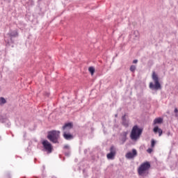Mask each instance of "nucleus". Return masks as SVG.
<instances>
[{"label": "nucleus", "instance_id": "obj_1", "mask_svg": "<svg viewBox=\"0 0 178 178\" xmlns=\"http://www.w3.org/2000/svg\"><path fill=\"white\" fill-rule=\"evenodd\" d=\"M149 169H151V163L149 161L144 162L138 168V173L142 177H147L149 175Z\"/></svg>", "mask_w": 178, "mask_h": 178}, {"label": "nucleus", "instance_id": "obj_2", "mask_svg": "<svg viewBox=\"0 0 178 178\" xmlns=\"http://www.w3.org/2000/svg\"><path fill=\"white\" fill-rule=\"evenodd\" d=\"M141 134H143V129L138 128V125L134 126L131 131V140L133 141H137V140H138L141 136Z\"/></svg>", "mask_w": 178, "mask_h": 178}, {"label": "nucleus", "instance_id": "obj_3", "mask_svg": "<svg viewBox=\"0 0 178 178\" xmlns=\"http://www.w3.org/2000/svg\"><path fill=\"white\" fill-rule=\"evenodd\" d=\"M152 80L154 82V84L152 82L150 83L149 86V89L155 90L156 91H158V90H161L162 88V86L159 83V78L158 77V75L156 74L155 72L152 73Z\"/></svg>", "mask_w": 178, "mask_h": 178}, {"label": "nucleus", "instance_id": "obj_4", "mask_svg": "<svg viewBox=\"0 0 178 178\" xmlns=\"http://www.w3.org/2000/svg\"><path fill=\"white\" fill-rule=\"evenodd\" d=\"M60 134V131H51L48 132L47 138L54 144H59V136Z\"/></svg>", "mask_w": 178, "mask_h": 178}, {"label": "nucleus", "instance_id": "obj_5", "mask_svg": "<svg viewBox=\"0 0 178 178\" xmlns=\"http://www.w3.org/2000/svg\"><path fill=\"white\" fill-rule=\"evenodd\" d=\"M42 145L43 147L42 151L44 152H47V154H51L54 150V147H52V144L49 143L47 140H43L42 141Z\"/></svg>", "mask_w": 178, "mask_h": 178}, {"label": "nucleus", "instance_id": "obj_6", "mask_svg": "<svg viewBox=\"0 0 178 178\" xmlns=\"http://www.w3.org/2000/svg\"><path fill=\"white\" fill-rule=\"evenodd\" d=\"M8 35H9L10 40L5 38V42H6L7 45H10V44H13V40H12V38L14 37H18L19 33H17V31H11L8 33Z\"/></svg>", "mask_w": 178, "mask_h": 178}, {"label": "nucleus", "instance_id": "obj_7", "mask_svg": "<svg viewBox=\"0 0 178 178\" xmlns=\"http://www.w3.org/2000/svg\"><path fill=\"white\" fill-rule=\"evenodd\" d=\"M115 156H116V147L111 146L110 147V152L107 154L106 158L107 159H115Z\"/></svg>", "mask_w": 178, "mask_h": 178}, {"label": "nucleus", "instance_id": "obj_8", "mask_svg": "<svg viewBox=\"0 0 178 178\" xmlns=\"http://www.w3.org/2000/svg\"><path fill=\"white\" fill-rule=\"evenodd\" d=\"M72 129H73V123L72 122L65 123L62 127L63 133H70V130H72Z\"/></svg>", "mask_w": 178, "mask_h": 178}, {"label": "nucleus", "instance_id": "obj_9", "mask_svg": "<svg viewBox=\"0 0 178 178\" xmlns=\"http://www.w3.org/2000/svg\"><path fill=\"white\" fill-rule=\"evenodd\" d=\"M136 155H137V150L136 149H133L132 152H127L125 156L127 159H133V158H136Z\"/></svg>", "mask_w": 178, "mask_h": 178}, {"label": "nucleus", "instance_id": "obj_10", "mask_svg": "<svg viewBox=\"0 0 178 178\" xmlns=\"http://www.w3.org/2000/svg\"><path fill=\"white\" fill-rule=\"evenodd\" d=\"M63 137L67 141H70V140H73V138H74V136L73 134H70V132H63Z\"/></svg>", "mask_w": 178, "mask_h": 178}, {"label": "nucleus", "instance_id": "obj_11", "mask_svg": "<svg viewBox=\"0 0 178 178\" xmlns=\"http://www.w3.org/2000/svg\"><path fill=\"white\" fill-rule=\"evenodd\" d=\"M131 38L133 40H138V38H140V33L138 31H134L131 35Z\"/></svg>", "mask_w": 178, "mask_h": 178}, {"label": "nucleus", "instance_id": "obj_12", "mask_svg": "<svg viewBox=\"0 0 178 178\" xmlns=\"http://www.w3.org/2000/svg\"><path fill=\"white\" fill-rule=\"evenodd\" d=\"M122 125H124V127H129V121L126 119V115H123L122 117Z\"/></svg>", "mask_w": 178, "mask_h": 178}, {"label": "nucleus", "instance_id": "obj_13", "mask_svg": "<svg viewBox=\"0 0 178 178\" xmlns=\"http://www.w3.org/2000/svg\"><path fill=\"white\" fill-rule=\"evenodd\" d=\"M153 131L155 134L159 133V137H161V136H162V133H163V131L159 127H155Z\"/></svg>", "mask_w": 178, "mask_h": 178}, {"label": "nucleus", "instance_id": "obj_14", "mask_svg": "<svg viewBox=\"0 0 178 178\" xmlns=\"http://www.w3.org/2000/svg\"><path fill=\"white\" fill-rule=\"evenodd\" d=\"M127 140V132L124 131L121 134V141H122V143H126Z\"/></svg>", "mask_w": 178, "mask_h": 178}, {"label": "nucleus", "instance_id": "obj_15", "mask_svg": "<svg viewBox=\"0 0 178 178\" xmlns=\"http://www.w3.org/2000/svg\"><path fill=\"white\" fill-rule=\"evenodd\" d=\"M163 122V118H157L154 120V124H161V123Z\"/></svg>", "mask_w": 178, "mask_h": 178}, {"label": "nucleus", "instance_id": "obj_16", "mask_svg": "<svg viewBox=\"0 0 178 178\" xmlns=\"http://www.w3.org/2000/svg\"><path fill=\"white\" fill-rule=\"evenodd\" d=\"M88 70L92 76L95 73V68L94 67H89Z\"/></svg>", "mask_w": 178, "mask_h": 178}, {"label": "nucleus", "instance_id": "obj_17", "mask_svg": "<svg viewBox=\"0 0 178 178\" xmlns=\"http://www.w3.org/2000/svg\"><path fill=\"white\" fill-rule=\"evenodd\" d=\"M6 99L4 97H0V105H5Z\"/></svg>", "mask_w": 178, "mask_h": 178}, {"label": "nucleus", "instance_id": "obj_18", "mask_svg": "<svg viewBox=\"0 0 178 178\" xmlns=\"http://www.w3.org/2000/svg\"><path fill=\"white\" fill-rule=\"evenodd\" d=\"M136 69H137V67H136V65H131L130 67V70L134 73V72H136Z\"/></svg>", "mask_w": 178, "mask_h": 178}, {"label": "nucleus", "instance_id": "obj_19", "mask_svg": "<svg viewBox=\"0 0 178 178\" xmlns=\"http://www.w3.org/2000/svg\"><path fill=\"white\" fill-rule=\"evenodd\" d=\"M64 154H65V156H69L70 155V150H67V151L64 152Z\"/></svg>", "mask_w": 178, "mask_h": 178}, {"label": "nucleus", "instance_id": "obj_20", "mask_svg": "<svg viewBox=\"0 0 178 178\" xmlns=\"http://www.w3.org/2000/svg\"><path fill=\"white\" fill-rule=\"evenodd\" d=\"M64 149H67V151H70V147L67 145H65L63 147Z\"/></svg>", "mask_w": 178, "mask_h": 178}, {"label": "nucleus", "instance_id": "obj_21", "mask_svg": "<svg viewBox=\"0 0 178 178\" xmlns=\"http://www.w3.org/2000/svg\"><path fill=\"white\" fill-rule=\"evenodd\" d=\"M155 140H152V143H151V147L152 148H154V147H155Z\"/></svg>", "mask_w": 178, "mask_h": 178}, {"label": "nucleus", "instance_id": "obj_22", "mask_svg": "<svg viewBox=\"0 0 178 178\" xmlns=\"http://www.w3.org/2000/svg\"><path fill=\"white\" fill-rule=\"evenodd\" d=\"M174 112H175V113H176L175 116L177 118V116H178V114H177L178 113V109H177V108H175Z\"/></svg>", "mask_w": 178, "mask_h": 178}, {"label": "nucleus", "instance_id": "obj_23", "mask_svg": "<svg viewBox=\"0 0 178 178\" xmlns=\"http://www.w3.org/2000/svg\"><path fill=\"white\" fill-rule=\"evenodd\" d=\"M147 152H148V154H151L152 152V148H148Z\"/></svg>", "mask_w": 178, "mask_h": 178}, {"label": "nucleus", "instance_id": "obj_24", "mask_svg": "<svg viewBox=\"0 0 178 178\" xmlns=\"http://www.w3.org/2000/svg\"><path fill=\"white\" fill-rule=\"evenodd\" d=\"M138 60H133V63H138Z\"/></svg>", "mask_w": 178, "mask_h": 178}, {"label": "nucleus", "instance_id": "obj_25", "mask_svg": "<svg viewBox=\"0 0 178 178\" xmlns=\"http://www.w3.org/2000/svg\"><path fill=\"white\" fill-rule=\"evenodd\" d=\"M1 140H2V137L1 136H0V141H1Z\"/></svg>", "mask_w": 178, "mask_h": 178}, {"label": "nucleus", "instance_id": "obj_26", "mask_svg": "<svg viewBox=\"0 0 178 178\" xmlns=\"http://www.w3.org/2000/svg\"><path fill=\"white\" fill-rule=\"evenodd\" d=\"M118 117V115H115V118H117Z\"/></svg>", "mask_w": 178, "mask_h": 178}]
</instances>
